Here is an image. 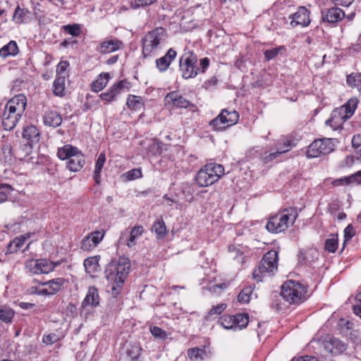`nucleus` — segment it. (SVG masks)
I'll return each mask as SVG.
<instances>
[{
    "label": "nucleus",
    "instance_id": "a18cd8bd",
    "mask_svg": "<svg viewBox=\"0 0 361 361\" xmlns=\"http://www.w3.org/2000/svg\"><path fill=\"white\" fill-rule=\"evenodd\" d=\"M338 247V239L336 236L328 238L325 242V249L330 252H335Z\"/></svg>",
    "mask_w": 361,
    "mask_h": 361
},
{
    "label": "nucleus",
    "instance_id": "f03ea898",
    "mask_svg": "<svg viewBox=\"0 0 361 361\" xmlns=\"http://www.w3.org/2000/svg\"><path fill=\"white\" fill-rule=\"evenodd\" d=\"M358 104L356 97H352L343 105L335 109L331 118L326 121V125L331 126L334 130H337L350 118L354 114Z\"/></svg>",
    "mask_w": 361,
    "mask_h": 361
},
{
    "label": "nucleus",
    "instance_id": "20e7f679",
    "mask_svg": "<svg viewBox=\"0 0 361 361\" xmlns=\"http://www.w3.org/2000/svg\"><path fill=\"white\" fill-rule=\"evenodd\" d=\"M297 216L298 213L295 208L286 209L271 216L266 225V228L271 233H281L293 225Z\"/></svg>",
    "mask_w": 361,
    "mask_h": 361
},
{
    "label": "nucleus",
    "instance_id": "7ed1b4c3",
    "mask_svg": "<svg viewBox=\"0 0 361 361\" xmlns=\"http://www.w3.org/2000/svg\"><path fill=\"white\" fill-rule=\"evenodd\" d=\"M278 252L268 251L262 257L259 265L254 269L252 276L257 282L262 281L266 277L271 276L278 269Z\"/></svg>",
    "mask_w": 361,
    "mask_h": 361
},
{
    "label": "nucleus",
    "instance_id": "b1692460",
    "mask_svg": "<svg viewBox=\"0 0 361 361\" xmlns=\"http://www.w3.org/2000/svg\"><path fill=\"white\" fill-rule=\"evenodd\" d=\"M23 137L27 140L32 145L37 143L40 140V134L39 130L32 125L27 126L24 128L23 131Z\"/></svg>",
    "mask_w": 361,
    "mask_h": 361
},
{
    "label": "nucleus",
    "instance_id": "9d476101",
    "mask_svg": "<svg viewBox=\"0 0 361 361\" xmlns=\"http://www.w3.org/2000/svg\"><path fill=\"white\" fill-rule=\"evenodd\" d=\"M239 118L238 112L235 110L223 109L221 114L210 122L217 130H222L237 123Z\"/></svg>",
    "mask_w": 361,
    "mask_h": 361
},
{
    "label": "nucleus",
    "instance_id": "0eeeda50",
    "mask_svg": "<svg viewBox=\"0 0 361 361\" xmlns=\"http://www.w3.org/2000/svg\"><path fill=\"white\" fill-rule=\"evenodd\" d=\"M306 288L301 283L293 281L284 283L281 287V296L290 304H299L305 301Z\"/></svg>",
    "mask_w": 361,
    "mask_h": 361
},
{
    "label": "nucleus",
    "instance_id": "0e129e2a",
    "mask_svg": "<svg viewBox=\"0 0 361 361\" xmlns=\"http://www.w3.org/2000/svg\"><path fill=\"white\" fill-rule=\"evenodd\" d=\"M336 4L342 6H349L353 0H335Z\"/></svg>",
    "mask_w": 361,
    "mask_h": 361
},
{
    "label": "nucleus",
    "instance_id": "c756f323",
    "mask_svg": "<svg viewBox=\"0 0 361 361\" xmlns=\"http://www.w3.org/2000/svg\"><path fill=\"white\" fill-rule=\"evenodd\" d=\"M30 13L27 10L21 8L19 6L15 10L13 20L18 24L25 23L30 20Z\"/></svg>",
    "mask_w": 361,
    "mask_h": 361
},
{
    "label": "nucleus",
    "instance_id": "338daca9",
    "mask_svg": "<svg viewBox=\"0 0 361 361\" xmlns=\"http://www.w3.org/2000/svg\"><path fill=\"white\" fill-rule=\"evenodd\" d=\"M298 361H317V360L314 357L302 356L298 359Z\"/></svg>",
    "mask_w": 361,
    "mask_h": 361
},
{
    "label": "nucleus",
    "instance_id": "58836bf2",
    "mask_svg": "<svg viewBox=\"0 0 361 361\" xmlns=\"http://www.w3.org/2000/svg\"><path fill=\"white\" fill-rule=\"evenodd\" d=\"M54 93L57 96L64 95L65 91V76H58L53 84Z\"/></svg>",
    "mask_w": 361,
    "mask_h": 361
},
{
    "label": "nucleus",
    "instance_id": "6ab92c4d",
    "mask_svg": "<svg viewBox=\"0 0 361 361\" xmlns=\"http://www.w3.org/2000/svg\"><path fill=\"white\" fill-rule=\"evenodd\" d=\"M32 145L30 142L15 145L11 149L13 155L20 161H27V157L31 154Z\"/></svg>",
    "mask_w": 361,
    "mask_h": 361
},
{
    "label": "nucleus",
    "instance_id": "5701e85b",
    "mask_svg": "<svg viewBox=\"0 0 361 361\" xmlns=\"http://www.w3.org/2000/svg\"><path fill=\"white\" fill-rule=\"evenodd\" d=\"M99 304V295L97 288L95 286L89 287L87 295L82 303V307H97Z\"/></svg>",
    "mask_w": 361,
    "mask_h": 361
},
{
    "label": "nucleus",
    "instance_id": "3c124183",
    "mask_svg": "<svg viewBox=\"0 0 361 361\" xmlns=\"http://www.w3.org/2000/svg\"><path fill=\"white\" fill-rule=\"evenodd\" d=\"M226 307L227 305L225 303H221L213 306L206 316V318H209V317L212 314H220L226 308Z\"/></svg>",
    "mask_w": 361,
    "mask_h": 361
},
{
    "label": "nucleus",
    "instance_id": "aec40b11",
    "mask_svg": "<svg viewBox=\"0 0 361 361\" xmlns=\"http://www.w3.org/2000/svg\"><path fill=\"white\" fill-rule=\"evenodd\" d=\"M21 116L15 112H11L5 106L2 115V125L4 129L6 130H12L16 126Z\"/></svg>",
    "mask_w": 361,
    "mask_h": 361
},
{
    "label": "nucleus",
    "instance_id": "e2e57ef3",
    "mask_svg": "<svg viewBox=\"0 0 361 361\" xmlns=\"http://www.w3.org/2000/svg\"><path fill=\"white\" fill-rule=\"evenodd\" d=\"M157 0H136L138 6H145L150 5L155 2Z\"/></svg>",
    "mask_w": 361,
    "mask_h": 361
},
{
    "label": "nucleus",
    "instance_id": "6e6d98bb",
    "mask_svg": "<svg viewBox=\"0 0 361 361\" xmlns=\"http://www.w3.org/2000/svg\"><path fill=\"white\" fill-rule=\"evenodd\" d=\"M59 340V337L56 334H50L43 337V342L47 345H51Z\"/></svg>",
    "mask_w": 361,
    "mask_h": 361
},
{
    "label": "nucleus",
    "instance_id": "393cba45",
    "mask_svg": "<svg viewBox=\"0 0 361 361\" xmlns=\"http://www.w3.org/2000/svg\"><path fill=\"white\" fill-rule=\"evenodd\" d=\"M61 122V116L56 111H47L44 116V123L47 126L56 128L59 126Z\"/></svg>",
    "mask_w": 361,
    "mask_h": 361
},
{
    "label": "nucleus",
    "instance_id": "423d86ee",
    "mask_svg": "<svg viewBox=\"0 0 361 361\" xmlns=\"http://www.w3.org/2000/svg\"><path fill=\"white\" fill-rule=\"evenodd\" d=\"M57 154L59 159L68 160L67 167L71 171H80L85 164L83 155L78 151L77 147L71 145H66L59 149Z\"/></svg>",
    "mask_w": 361,
    "mask_h": 361
},
{
    "label": "nucleus",
    "instance_id": "bf43d9fd",
    "mask_svg": "<svg viewBox=\"0 0 361 361\" xmlns=\"http://www.w3.org/2000/svg\"><path fill=\"white\" fill-rule=\"evenodd\" d=\"M99 97L102 100L106 101L107 102H111L116 99L115 97L111 93V92L110 91V90H109L106 92L102 93Z\"/></svg>",
    "mask_w": 361,
    "mask_h": 361
},
{
    "label": "nucleus",
    "instance_id": "4468645a",
    "mask_svg": "<svg viewBox=\"0 0 361 361\" xmlns=\"http://www.w3.org/2000/svg\"><path fill=\"white\" fill-rule=\"evenodd\" d=\"M292 19L290 25L293 27L300 25L306 27L310 23V11L304 6H300L298 11L289 16Z\"/></svg>",
    "mask_w": 361,
    "mask_h": 361
},
{
    "label": "nucleus",
    "instance_id": "39448f33",
    "mask_svg": "<svg viewBox=\"0 0 361 361\" xmlns=\"http://www.w3.org/2000/svg\"><path fill=\"white\" fill-rule=\"evenodd\" d=\"M224 174V167L219 164L204 165L197 173L195 179L200 187H207L217 182Z\"/></svg>",
    "mask_w": 361,
    "mask_h": 361
},
{
    "label": "nucleus",
    "instance_id": "5fc2aeb1",
    "mask_svg": "<svg viewBox=\"0 0 361 361\" xmlns=\"http://www.w3.org/2000/svg\"><path fill=\"white\" fill-rule=\"evenodd\" d=\"M69 66V63L67 61H61L57 66L56 72L59 76H65V73Z\"/></svg>",
    "mask_w": 361,
    "mask_h": 361
},
{
    "label": "nucleus",
    "instance_id": "f257e3e1",
    "mask_svg": "<svg viewBox=\"0 0 361 361\" xmlns=\"http://www.w3.org/2000/svg\"><path fill=\"white\" fill-rule=\"evenodd\" d=\"M130 268V260L124 257H119L117 261H113L106 266V278L112 282L111 294L114 297H117L121 292Z\"/></svg>",
    "mask_w": 361,
    "mask_h": 361
},
{
    "label": "nucleus",
    "instance_id": "412c9836",
    "mask_svg": "<svg viewBox=\"0 0 361 361\" xmlns=\"http://www.w3.org/2000/svg\"><path fill=\"white\" fill-rule=\"evenodd\" d=\"M176 51L173 48H170L164 56L156 60L157 68L161 72L166 71L171 62L176 59Z\"/></svg>",
    "mask_w": 361,
    "mask_h": 361
},
{
    "label": "nucleus",
    "instance_id": "c85d7f7f",
    "mask_svg": "<svg viewBox=\"0 0 361 361\" xmlns=\"http://www.w3.org/2000/svg\"><path fill=\"white\" fill-rule=\"evenodd\" d=\"M65 283V279L63 278H57L42 283V286H46L50 290V294L54 295L60 291Z\"/></svg>",
    "mask_w": 361,
    "mask_h": 361
},
{
    "label": "nucleus",
    "instance_id": "dca6fc26",
    "mask_svg": "<svg viewBox=\"0 0 361 361\" xmlns=\"http://www.w3.org/2000/svg\"><path fill=\"white\" fill-rule=\"evenodd\" d=\"M123 47L122 41L116 38H110L101 42L99 47L97 48V51L102 54H107L111 52L121 49Z\"/></svg>",
    "mask_w": 361,
    "mask_h": 361
},
{
    "label": "nucleus",
    "instance_id": "72a5a7b5",
    "mask_svg": "<svg viewBox=\"0 0 361 361\" xmlns=\"http://www.w3.org/2000/svg\"><path fill=\"white\" fill-rule=\"evenodd\" d=\"M346 83L349 87L357 88L361 92V73H351L346 76Z\"/></svg>",
    "mask_w": 361,
    "mask_h": 361
},
{
    "label": "nucleus",
    "instance_id": "ddd939ff",
    "mask_svg": "<svg viewBox=\"0 0 361 361\" xmlns=\"http://www.w3.org/2000/svg\"><path fill=\"white\" fill-rule=\"evenodd\" d=\"M144 231L143 226L140 225L134 226L130 231L125 230L121 233L119 242L128 247H133L136 244V240L143 234Z\"/></svg>",
    "mask_w": 361,
    "mask_h": 361
},
{
    "label": "nucleus",
    "instance_id": "8fccbe9b",
    "mask_svg": "<svg viewBox=\"0 0 361 361\" xmlns=\"http://www.w3.org/2000/svg\"><path fill=\"white\" fill-rule=\"evenodd\" d=\"M281 49H283V47H279L277 48H274L271 49L264 51V55L265 59L267 61H270L271 59H274L279 55V51Z\"/></svg>",
    "mask_w": 361,
    "mask_h": 361
},
{
    "label": "nucleus",
    "instance_id": "09e8293b",
    "mask_svg": "<svg viewBox=\"0 0 361 361\" xmlns=\"http://www.w3.org/2000/svg\"><path fill=\"white\" fill-rule=\"evenodd\" d=\"M348 185H359L361 184V171L347 176Z\"/></svg>",
    "mask_w": 361,
    "mask_h": 361
},
{
    "label": "nucleus",
    "instance_id": "37998d69",
    "mask_svg": "<svg viewBox=\"0 0 361 361\" xmlns=\"http://www.w3.org/2000/svg\"><path fill=\"white\" fill-rule=\"evenodd\" d=\"M205 355V350L199 348H190L188 350V356L190 360L203 359Z\"/></svg>",
    "mask_w": 361,
    "mask_h": 361
},
{
    "label": "nucleus",
    "instance_id": "49530a36",
    "mask_svg": "<svg viewBox=\"0 0 361 361\" xmlns=\"http://www.w3.org/2000/svg\"><path fill=\"white\" fill-rule=\"evenodd\" d=\"M149 331L153 336L157 338L165 340L167 338L166 332L159 326H151Z\"/></svg>",
    "mask_w": 361,
    "mask_h": 361
},
{
    "label": "nucleus",
    "instance_id": "79ce46f5",
    "mask_svg": "<svg viewBox=\"0 0 361 361\" xmlns=\"http://www.w3.org/2000/svg\"><path fill=\"white\" fill-rule=\"evenodd\" d=\"M252 295V289L251 287L243 288L238 294V301L242 303H247L250 302Z\"/></svg>",
    "mask_w": 361,
    "mask_h": 361
},
{
    "label": "nucleus",
    "instance_id": "9b49d317",
    "mask_svg": "<svg viewBox=\"0 0 361 361\" xmlns=\"http://www.w3.org/2000/svg\"><path fill=\"white\" fill-rule=\"evenodd\" d=\"M196 62L197 56L192 53H188L181 56L179 66L184 78H194L197 75L198 68L195 66Z\"/></svg>",
    "mask_w": 361,
    "mask_h": 361
},
{
    "label": "nucleus",
    "instance_id": "6e6552de",
    "mask_svg": "<svg viewBox=\"0 0 361 361\" xmlns=\"http://www.w3.org/2000/svg\"><path fill=\"white\" fill-rule=\"evenodd\" d=\"M167 38L166 30L162 27H157L148 32L142 39V53L146 57L158 49L159 46Z\"/></svg>",
    "mask_w": 361,
    "mask_h": 361
},
{
    "label": "nucleus",
    "instance_id": "13d9d810",
    "mask_svg": "<svg viewBox=\"0 0 361 361\" xmlns=\"http://www.w3.org/2000/svg\"><path fill=\"white\" fill-rule=\"evenodd\" d=\"M355 234V229L351 224H349L344 230V237L345 240L351 239Z\"/></svg>",
    "mask_w": 361,
    "mask_h": 361
},
{
    "label": "nucleus",
    "instance_id": "e433bc0d",
    "mask_svg": "<svg viewBox=\"0 0 361 361\" xmlns=\"http://www.w3.org/2000/svg\"><path fill=\"white\" fill-rule=\"evenodd\" d=\"M152 231L154 232L157 238H163L166 234V228L163 219L157 220L152 227Z\"/></svg>",
    "mask_w": 361,
    "mask_h": 361
},
{
    "label": "nucleus",
    "instance_id": "680f3d73",
    "mask_svg": "<svg viewBox=\"0 0 361 361\" xmlns=\"http://www.w3.org/2000/svg\"><path fill=\"white\" fill-rule=\"evenodd\" d=\"M209 65V59L207 57L200 59V66L202 68V72L204 73L206 69L208 68Z\"/></svg>",
    "mask_w": 361,
    "mask_h": 361
},
{
    "label": "nucleus",
    "instance_id": "864d4df0",
    "mask_svg": "<svg viewBox=\"0 0 361 361\" xmlns=\"http://www.w3.org/2000/svg\"><path fill=\"white\" fill-rule=\"evenodd\" d=\"M353 312L361 318V293L355 297V303L353 305Z\"/></svg>",
    "mask_w": 361,
    "mask_h": 361
},
{
    "label": "nucleus",
    "instance_id": "c9c22d12",
    "mask_svg": "<svg viewBox=\"0 0 361 361\" xmlns=\"http://www.w3.org/2000/svg\"><path fill=\"white\" fill-rule=\"evenodd\" d=\"M290 149L291 146L286 145V149H281L280 151H275L274 152L270 153L264 152L262 156V160L264 164H267L277 158L280 154L290 151Z\"/></svg>",
    "mask_w": 361,
    "mask_h": 361
},
{
    "label": "nucleus",
    "instance_id": "052dcab7",
    "mask_svg": "<svg viewBox=\"0 0 361 361\" xmlns=\"http://www.w3.org/2000/svg\"><path fill=\"white\" fill-rule=\"evenodd\" d=\"M333 186H338V185H348L347 176L335 179L331 183Z\"/></svg>",
    "mask_w": 361,
    "mask_h": 361
},
{
    "label": "nucleus",
    "instance_id": "774afa93",
    "mask_svg": "<svg viewBox=\"0 0 361 361\" xmlns=\"http://www.w3.org/2000/svg\"><path fill=\"white\" fill-rule=\"evenodd\" d=\"M37 295H51L50 290H49L48 287L44 288H39Z\"/></svg>",
    "mask_w": 361,
    "mask_h": 361
},
{
    "label": "nucleus",
    "instance_id": "7c9ffc66",
    "mask_svg": "<svg viewBox=\"0 0 361 361\" xmlns=\"http://www.w3.org/2000/svg\"><path fill=\"white\" fill-rule=\"evenodd\" d=\"M319 254L315 249H307L306 250H301L298 255L299 262L301 263H307L312 262L315 258H317Z\"/></svg>",
    "mask_w": 361,
    "mask_h": 361
},
{
    "label": "nucleus",
    "instance_id": "cd10ccee",
    "mask_svg": "<svg viewBox=\"0 0 361 361\" xmlns=\"http://www.w3.org/2000/svg\"><path fill=\"white\" fill-rule=\"evenodd\" d=\"M109 78L110 76L108 73H101L98 78L92 82V90L94 92H99L103 90L108 84Z\"/></svg>",
    "mask_w": 361,
    "mask_h": 361
},
{
    "label": "nucleus",
    "instance_id": "f8f14e48",
    "mask_svg": "<svg viewBox=\"0 0 361 361\" xmlns=\"http://www.w3.org/2000/svg\"><path fill=\"white\" fill-rule=\"evenodd\" d=\"M25 268L31 274H43L52 271L55 268V264L45 259H30L26 262Z\"/></svg>",
    "mask_w": 361,
    "mask_h": 361
},
{
    "label": "nucleus",
    "instance_id": "ea45409f",
    "mask_svg": "<svg viewBox=\"0 0 361 361\" xmlns=\"http://www.w3.org/2000/svg\"><path fill=\"white\" fill-rule=\"evenodd\" d=\"M219 324L226 329L235 330V322L233 316L224 314L219 319Z\"/></svg>",
    "mask_w": 361,
    "mask_h": 361
},
{
    "label": "nucleus",
    "instance_id": "4be33fe9",
    "mask_svg": "<svg viewBox=\"0 0 361 361\" xmlns=\"http://www.w3.org/2000/svg\"><path fill=\"white\" fill-rule=\"evenodd\" d=\"M345 17L342 9L338 7H332L322 12V20L328 23H334L341 20Z\"/></svg>",
    "mask_w": 361,
    "mask_h": 361
},
{
    "label": "nucleus",
    "instance_id": "f704fd0d",
    "mask_svg": "<svg viewBox=\"0 0 361 361\" xmlns=\"http://www.w3.org/2000/svg\"><path fill=\"white\" fill-rule=\"evenodd\" d=\"M30 234L27 233L25 235H21L20 237L16 238L13 241H11L8 245V249L11 252H17L22 246L24 245L26 239L30 238Z\"/></svg>",
    "mask_w": 361,
    "mask_h": 361
},
{
    "label": "nucleus",
    "instance_id": "4d7b16f0",
    "mask_svg": "<svg viewBox=\"0 0 361 361\" xmlns=\"http://www.w3.org/2000/svg\"><path fill=\"white\" fill-rule=\"evenodd\" d=\"M352 145L360 153L361 149V134L355 135L352 138Z\"/></svg>",
    "mask_w": 361,
    "mask_h": 361
},
{
    "label": "nucleus",
    "instance_id": "f3484780",
    "mask_svg": "<svg viewBox=\"0 0 361 361\" xmlns=\"http://www.w3.org/2000/svg\"><path fill=\"white\" fill-rule=\"evenodd\" d=\"M104 233L100 231L91 233L81 242L80 248L85 251H90L94 249L102 241Z\"/></svg>",
    "mask_w": 361,
    "mask_h": 361
},
{
    "label": "nucleus",
    "instance_id": "473e14b6",
    "mask_svg": "<svg viewBox=\"0 0 361 361\" xmlns=\"http://www.w3.org/2000/svg\"><path fill=\"white\" fill-rule=\"evenodd\" d=\"M235 322V330L245 329L249 323V315L247 313H239L233 316Z\"/></svg>",
    "mask_w": 361,
    "mask_h": 361
},
{
    "label": "nucleus",
    "instance_id": "a19ab883",
    "mask_svg": "<svg viewBox=\"0 0 361 361\" xmlns=\"http://www.w3.org/2000/svg\"><path fill=\"white\" fill-rule=\"evenodd\" d=\"M14 316V312L8 307L0 308V320L5 323L11 322Z\"/></svg>",
    "mask_w": 361,
    "mask_h": 361
},
{
    "label": "nucleus",
    "instance_id": "1a4fd4ad",
    "mask_svg": "<svg viewBox=\"0 0 361 361\" xmlns=\"http://www.w3.org/2000/svg\"><path fill=\"white\" fill-rule=\"evenodd\" d=\"M334 149V145L331 139H319L314 140L309 145L306 155L308 158L319 157L331 153Z\"/></svg>",
    "mask_w": 361,
    "mask_h": 361
},
{
    "label": "nucleus",
    "instance_id": "2f4dec72",
    "mask_svg": "<svg viewBox=\"0 0 361 361\" xmlns=\"http://www.w3.org/2000/svg\"><path fill=\"white\" fill-rule=\"evenodd\" d=\"M128 107L133 111H139L143 108L144 102L141 97L129 95L126 103Z\"/></svg>",
    "mask_w": 361,
    "mask_h": 361
},
{
    "label": "nucleus",
    "instance_id": "69168bd1",
    "mask_svg": "<svg viewBox=\"0 0 361 361\" xmlns=\"http://www.w3.org/2000/svg\"><path fill=\"white\" fill-rule=\"evenodd\" d=\"M286 145H288L291 146V147H293L290 141H286V142H284L283 143H279L278 145H277L276 151H280L281 149H286Z\"/></svg>",
    "mask_w": 361,
    "mask_h": 361
},
{
    "label": "nucleus",
    "instance_id": "a211bd4d",
    "mask_svg": "<svg viewBox=\"0 0 361 361\" xmlns=\"http://www.w3.org/2000/svg\"><path fill=\"white\" fill-rule=\"evenodd\" d=\"M165 102L168 105L177 108H187L190 102L176 92H171L165 97Z\"/></svg>",
    "mask_w": 361,
    "mask_h": 361
},
{
    "label": "nucleus",
    "instance_id": "2eb2a0df",
    "mask_svg": "<svg viewBox=\"0 0 361 361\" xmlns=\"http://www.w3.org/2000/svg\"><path fill=\"white\" fill-rule=\"evenodd\" d=\"M26 105V97L23 94H18L11 98L5 106L11 112L22 116L25 110Z\"/></svg>",
    "mask_w": 361,
    "mask_h": 361
},
{
    "label": "nucleus",
    "instance_id": "de8ad7c7",
    "mask_svg": "<svg viewBox=\"0 0 361 361\" xmlns=\"http://www.w3.org/2000/svg\"><path fill=\"white\" fill-rule=\"evenodd\" d=\"M127 180H133L142 177L140 169H134L130 170L123 174Z\"/></svg>",
    "mask_w": 361,
    "mask_h": 361
},
{
    "label": "nucleus",
    "instance_id": "4c0bfd02",
    "mask_svg": "<svg viewBox=\"0 0 361 361\" xmlns=\"http://www.w3.org/2000/svg\"><path fill=\"white\" fill-rule=\"evenodd\" d=\"M105 161H106L105 154L104 153H101L99 155L97 160L96 161L94 176H93L95 182L97 184L99 183L100 173L104 166Z\"/></svg>",
    "mask_w": 361,
    "mask_h": 361
},
{
    "label": "nucleus",
    "instance_id": "603ef678",
    "mask_svg": "<svg viewBox=\"0 0 361 361\" xmlns=\"http://www.w3.org/2000/svg\"><path fill=\"white\" fill-rule=\"evenodd\" d=\"M114 85L117 87V90L120 94L128 91L130 88V84L126 80H121L114 84Z\"/></svg>",
    "mask_w": 361,
    "mask_h": 361
},
{
    "label": "nucleus",
    "instance_id": "c03bdc74",
    "mask_svg": "<svg viewBox=\"0 0 361 361\" xmlns=\"http://www.w3.org/2000/svg\"><path fill=\"white\" fill-rule=\"evenodd\" d=\"M65 32L68 34L73 36L78 37L80 35L81 32V28L79 24H73V25H66L63 27Z\"/></svg>",
    "mask_w": 361,
    "mask_h": 361
},
{
    "label": "nucleus",
    "instance_id": "bb28decb",
    "mask_svg": "<svg viewBox=\"0 0 361 361\" xmlns=\"http://www.w3.org/2000/svg\"><path fill=\"white\" fill-rule=\"evenodd\" d=\"M18 53V47L15 41H10L0 49V56L4 59L11 56H16Z\"/></svg>",
    "mask_w": 361,
    "mask_h": 361
},
{
    "label": "nucleus",
    "instance_id": "a878e982",
    "mask_svg": "<svg viewBox=\"0 0 361 361\" xmlns=\"http://www.w3.org/2000/svg\"><path fill=\"white\" fill-rule=\"evenodd\" d=\"M99 257H88L84 260V267L87 273L93 276L100 270L99 264Z\"/></svg>",
    "mask_w": 361,
    "mask_h": 361
}]
</instances>
